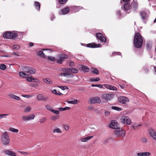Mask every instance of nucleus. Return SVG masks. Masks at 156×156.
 <instances>
[{
    "instance_id": "nucleus-1",
    "label": "nucleus",
    "mask_w": 156,
    "mask_h": 156,
    "mask_svg": "<svg viewBox=\"0 0 156 156\" xmlns=\"http://www.w3.org/2000/svg\"><path fill=\"white\" fill-rule=\"evenodd\" d=\"M143 43V38L142 36L138 33H135L134 39V46L136 48H140Z\"/></svg>"
},
{
    "instance_id": "nucleus-2",
    "label": "nucleus",
    "mask_w": 156,
    "mask_h": 156,
    "mask_svg": "<svg viewBox=\"0 0 156 156\" xmlns=\"http://www.w3.org/2000/svg\"><path fill=\"white\" fill-rule=\"evenodd\" d=\"M18 35V34L16 31H7L4 34L3 37L6 39H14Z\"/></svg>"
},
{
    "instance_id": "nucleus-3",
    "label": "nucleus",
    "mask_w": 156,
    "mask_h": 156,
    "mask_svg": "<svg viewBox=\"0 0 156 156\" xmlns=\"http://www.w3.org/2000/svg\"><path fill=\"white\" fill-rule=\"evenodd\" d=\"M9 137L6 132L3 133L1 138V141L2 144L4 145L8 144L10 142Z\"/></svg>"
},
{
    "instance_id": "nucleus-4",
    "label": "nucleus",
    "mask_w": 156,
    "mask_h": 156,
    "mask_svg": "<svg viewBox=\"0 0 156 156\" xmlns=\"http://www.w3.org/2000/svg\"><path fill=\"white\" fill-rule=\"evenodd\" d=\"M114 133L116 136L119 138H123L125 136L126 131L121 128H119L115 130Z\"/></svg>"
},
{
    "instance_id": "nucleus-5",
    "label": "nucleus",
    "mask_w": 156,
    "mask_h": 156,
    "mask_svg": "<svg viewBox=\"0 0 156 156\" xmlns=\"http://www.w3.org/2000/svg\"><path fill=\"white\" fill-rule=\"evenodd\" d=\"M62 72H64L63 73H61L60 74V75L61 76H64L67 77L68 76H72V74L70 73V69L68 68H63L62 69Z\"/></svg>"
},
{
    "instance_id": "nucleus-6",
    "label": "nucleus",
    "mask_w": 156,
    "mask_h": 156,
    "mask_svg": "<svg viewBox=\"0 0 156 156\" xmlns=\"http://www.w3.org/2000/svg\"><path fill=\"white\" fill-rule=\"evenodd\" d=\"M23 70L26 73L30 74H34L36 73V70L34 68L29 66L24 67Z\"/></svg>"
},
{
    "instance_id": "nucleus-7",
    "label": "nucleus",
    "mask_w": 156,
    "mask_h": 156,
    "mask_svg": "<svg viewBox=\"0 0 156 156\" xmlns=\"http://www.w3.org/2000/svg\"><path fill=\"white\" fill-rule=\"evenodd\" d=\"M114 95L110 93H104L102 94L101 98L102 99L109 101L113 98Z\"/></svg>"
},
{
    "instance_id": "nucleus-8",
    "label": "nucleus",
    "mask_w": 156,
    "mask_h": 156,
    "mask_svg": "<svg viewBox=\"0 0 156 156\" xmlns=\"http://www.w3.org/2000/svg\"><path fill=\"white\" fill-rule=\"evenodd\" d=\"M101 101L100 98L97 97L92 98L89 99L88 101V103L90 104H94L95 103H100Z\"/></svg>"
},
{
    "instance_id": "nucleus-9",
    "label": "nucleus",
    "mask_w": 156,
    "mask_h": 156,
    "mask_svg": "<svg viewBox=\"0 0 156 156\" xmlns=\"http://www.w3.org/2000/svg\"><path fill=\"white\" fill-rule=\"evenodd\" d=\"M121 121L123 124L128 125H130L131 122L130 119L126 116H122L121 119Z\"/></svg>"
},
{
    "instance_id": "nucleus-10",
    "label": "nucleus",
    "mask_w": 156,
    "mask_h": 156,
    "mask_svg": "<svg viewBox=\"0 0 156 156\" xmlns=\"http://www.w3.org/2000/svg\"><path fill=\"white\" fill-rule=\"evenodd\" d=\"M68 58L67 56L65 54L59 55L57 57L58 59L57 62L59 63L62 64L64 59H66Z\"/></svg>"
},
{
    "instance_id": "nucleus-11",
    "label": "nucleus",
    "mask_w": 156,
    "mask_h": 156,
    "mask_svg": "<svg viewBox=\"0 0 156 156\" xmlns=\"http://www.w3.org/2000/svg\"><path fill=\"white\" fill-rule=\"evenodd\" d=\"M96 37L98 39L100 40L101 42H106V38L100 33H98L96 34Z\"/></svg>"
},
{
    "instance_id": "nucleus-12",
    "label": "nucleus",
    "mask_w": 156,
    "mask_h": 156,
    "mask_svg": "<svg viewBox=\"0 0 156 156\" xmlns=\"http://www.w3.org/2000/svg\"><path fill=\"white\" fill-rule=\"evenodd\" d=\"M35 117V115L33 114L28 115H23L22 117V119L24 121H29L33 119Z\"/></svg>"
},
{
    "instance_id": "nucleus-13",
    "label": "nucleus",
    "mask_w": 156,
    "mask_h": 156,
    "mask_svg": "<svg viewBox=\"0 0 156 156\" xmlns=\"http://www.w3.org/2000/svg\"><path fill=\"white\" fill-rule=\"evenodd\" d=\"M129 99L125 97L121 96L118 98L119 101L121 103L124 104L129 101Z\"/></svg>"
},
{
    "instance_id": "nucleus-14",
    "label": "nucleus",
    "mask_w": 156,
    "mask_h": 156,
    "mask_svg": "<svg viewBox=\"0 0 156 156\" xmlns=\"http://www.w3.org/2000/svg\"><path fill=\"white\" fill-rule=\"evenodd\" d=\"M149 134L153 139L156 140V131L152 129H150L149 130Z\"/></svg>"
},
{
    "instance_id": "nucleus-15",
    "label": "nucleus",
    "mask_w": 156,
    "mask_h": 156,
    "mask_svg": "<svg viewBox=\"0 0 156 156\" xmlns=\"http://www.w3.org/2000/svg\"><path fill=\"white\" fill-rule=\"evenodd\" d=\"M38 100L39 101H45L48 100V97L46 96H44L42 94H39L37 97Z\"/></svg>"
},
{
    "instance_id": "nucleus-16",
    "label": "nucleus",
    "mask_w": 156,
    "mask_h": 156,
    "mask_svg": "<svg viewBox=\"0 0 156 156\" xmlns=\"http://www.w3.org/2000/svg\"><path fill=\"white\" fill-rule=\"evenodd\" d=\"M71 7H66V8L62 9L60 12V14L65 15L67 14L69 12V10L71 9Z\"/></svg>"
},
{
    "instance_id": "nucleus-17",
    "label": "nucleus",
    "mask_w": 156,
    "mask_h": 156,
    "mask_svg": "<svg viewBox=\"0 0 156 156\" xmlns=\"http://www.w3.org/2000/svg\"><path fill=\"white\" fill-rule=\"evenodd\" d=\"M118 124L116 121L115 120L112 121L109 125V127L112 129H116L118 128Z\"/></svg>"
},
{
    "instance_id": "nucleus-18",
    "label": "nucleus",
    "mask_w": 156,
    "mask_h": 156,
    "mask_svg": "<svg viewBox=\"0 0 156 156\" xmlns=\"http://www.w3.org/2000/svg\"><path fill=\"white\" fill-rule=\"evenodd\" d=\"M87 46L90 48H96L100 47L101 45L100 44H96L95 43H92L87 44Z\"/></svg>"
},
{
    "instance_id": "nucleus-19",
    "label": "nucleus",
    "mask_w": 156,
    "mask_h": 156,
    "mask_svg": "<svg viewBox=\"0 0 156 156\" xmlns=\"http://www.w3.org/2000/svg\"><path fill=\"white\" fill-rule=\"evenodd\" d=\"M4 153L6 155L10 156H16V154L13 151L9 150H5L4 151Z\"/></svg>"
},
{
    "instance_id": "nucleus-20",
    "label": "nucleus",
    "mask_w": 156,
    "mask_h": 156,
    "mask_svg": "<svg viewBox=\"0 0 156 156\" xmlns=\"http://www.w3.org/2000/svg\"><path fill=\"white\" fill-rule=\"evenodd\" d=\"M8 96L9 97V98L11 99L19 100L20 99V97L11 93L9 94Z\"/></svg>"
},
{
    "instance_id": "nucleus-21",
    "label": "nucleus",
    "mask_w": 156,
    "mask_h": 156,
    "mask_svg": "<svg viewBox=\"0 0 156 156\" xmlns=\"http://www.w3.org/2000/svg\"><path fill=\"white\" fill-rule=\"evenodd\" d=\"M104 86L106 88L111 90H117L116 87L112 85L105 84L104 85Z\"/></svg>"
},
{
    "instance_id": "nucleus-22",
    "label": "nucleus",
    "mask_w": 156,
    "mask_h": 156,
    "mask_svg": "<svg viewBox=\"0 0 156 156\" xmlns=\"http://www.w3.org/2000/svg\"><path fill=\"white\" fill-rule=\"evenodd\" d=\"M49 50L50 51H51V50L50 49H42V50L39 51L38 52V54L40 56H41L44 58H46V56L45 55V54L43 52V51H45V50Z\"/></svg>"
},
{
    "instance_id": "nucleus-23",
    "label": "nucleus",
    "mask_w": 156,
    "mask_h": 156,
    "mask_svg": "<svg viewBox=\"0 0 156 156\" xmlns=\"http://www.w3.org/2000/svg\"><path fill=\"white\" fill-rule=\"evenodd\" d=\"M151 154V153L149 152H144L137 153L138 156H148Z\"/></svg>"
},
{
    "instance_id": "nucleus-24",
    "label": "nucleus",
    "mask_w": 156,
    "mask_h": 156,
    "mask_svg": "<svg viewBox=\"0 0 156 156\" xmlns=\"http://www.w3.org/2000/svg\"><path fill=\"white\" fill-rule=\"evenodd\" d=\"M131 6L130 5L129 2H126L123 5V8L125 11H127L130 10Z\"/></svg>"
},
{
    "instance_id": "nucleus-25",
    "label": "nucleus",
    "mask_w": 156,
    "mask_h": 156,
    "mask_svg": "<svg viewBox=\"0 0 156 156\" xmlns=\"http://www.w3.org/2000/svg\"><path fill=\"white\" fill-rule=\"evenodd\" d=\"M81 68L84 72H89V68L87 66L82 65L81 66Z\"/></svg>"
},
{
    "instance_id": "nucleus-26",
    "label": "nucleus",
    "mask_w": 156,
    "mask_h": 156,
    "mask_svg": "<svg viewBox=\"0 0 156 156\" xmlns=\"http://www.w3.org/2000/svg\"><path fill=\"white\" fill-rule=\"evenodd\" d=\"M141 15L142 19H146L148 16V14L146 13L145 12L142 11L141 13Z\"/></svg>"
},
{
    "instance_id": "nucleus-27",
    "label": "nucleus",
    "mask_w": 156,
    "mask_h": 156,
    "mask_svg": "<svg viewBox=\"0 0 156 156\" xmlns=\"http://www.w3.org/2000/svg\"><path fill=\"white\" fill-rule=\"evenodd\" d=\"M71 8L72 9V11L74 12L78 11L81 9L80 7L77 6H73Z\"/></svg>"
},
{
    "instance_id": "nucleus-28",
    "label": "nucleus",
    "mask_w": 156,
    "mask_h": 156,
    "mask_svg": "<svg viewBox=\"0 0 156 156\" xmlns=\"http://www.w3.org/2000/svg\"><path fill=\"white\" fill-rule=\"evenodd\" d=\"M93 137V136H88L85 138H81L80 139V140L83 142H87L88 140H90Z\"/></svg>"
},
{
    "instance_id": "nucleus-29",
    "label": "nucleus",
    "mask_w": 156,
    "mask_h": 156,
    "mask_svg": "<svg viewBox=\"0 0 156 156\" xmlns=\"http://www.w3.org/2000/svg\"><path fill=\"white\" fill-rule=\"evenodd\" d=\"M43 81L44 82L47 84H52L53 83L51 80L48 78L43 79Z\"/></svg>"
},
{
    "instance_id": "nucleus-30",
    "label": "nucleus",
    "mask_w": 156,
    "mask_h": 156,
    "mask_svg": "<svg viewBox=\"0 0 156 156\" xmlns=\"http://www.w3.org/2000/svg\"><path fill=\"white\" fill-rule=\"evenodd\" d=\"M19 76L23 78H26L29 75L23 72H21L19 73Z\"/></svg>"
},
{
    "instance_id": "nucleus-31",
    "label": "nucleus",
    "mask_w": 156,
    "mask_h": 156,
    "mask_svg": "<svg viewBox=\"0 0 156 156\" xmlns=\"http://www.w3.org/2000/svg\"><path fill=\"white\" fill-rule=\"evenodd\" d=\"M141 124H138L136 123H134L132 126L133 128L134 129H137L140 126H141Z\"/></svg>"
},
{
    "instance_id": "nucleus-32",
    "label": "nucleus",
    "mask_w": 156,
    "mask_h": 156,
    "mask_svg": "<svg viewBox=\"0 0 156 156\" xmlns=\"http://www.w3.org/2000/svg\"><path fill=\"white\" fill-rule=\"evenodd\" d=\"M27 80L29 82H34L35 80H37V79H34L31 76H28L26 78Z\"/></svg>"
},
{
    "instance_id": "nucleus-33",
    "label": "nucleus",
    "mask_w": 156,
    "mask_h": 156,
    "mask_svg": "<svg viewBox=\"0 0 156 156\" xmlns=\"http://www.w3.org/2000/svg\"><path fill=\"white\" fill-rule=\"evenodd\" d=\"M70 73H77L79 72L78 70L77 69L74 68L70 69Z\"/></svg>"
},
{
    "instance_id": "nucleus-34",
    "label": "nucleus",
    "mask_w": 156,
    "mask_h": 156,
    "mask_svg": "<svg viewBox=\"0 0 156 156\" xmlns=\"http://www.w3.org/2000/svg\"><path fill=\"white\" fill-rule=\"evenodd\" d=\"M53 133H62V131L59 128H55L53 130Z\"/></svg>"
},
{
    "instance_id": "nucleus-35",
    "label": "nucleus",
    "mask_w": 156,
    "mask_h": 156,
    "mask_svg": "<svg viewBox=\"0 0 156 156\" xmlns=\"http://www.w3.org/2000/svg\"><path fill=\"white\" fill-rule=\"evenodd\" d=\"M34 6L36 9L39 10L40 9V5L39 3L37 2H35Z\"/></svg>"
},
{
    "instance_id": "nucleus-36",
    "label": "nucleus",
    "mask_w": 156,
    "mask_h": 156,
    "mask_svg": "<svg viewBox=\"0 0 156 156\" xmlns=\"http://www.w3.org/2000/svg\"><path fill=\"white\" fill-rule=\"evenodd\" d=\"M79 101H78L77 99H75L73 101H68L67 102L69 104H77Z\"/></svg>"
},
{
    "instance_id": "nucleus-37",
    "label": "nucleus",
    "mask_w": 156,
    "mask_h": 156,
    "mask_svg": "<svg viewBox=\"0 0 156 156\" xmlns=\"http://www.w3.org/2000/svg\"><path fill=\"white\" fill-rule=\"evenodd\" d=\"M91 70L93 73L97 75H98L99 74V72L98 70L94 68H92Z\"/></svg>"
},
{
    "instance_id": "nucleus-38",
    "label": "nucleus",
    "mask_w": 156,
    "mask_h": 156,
    "mask_svg": "<svg viewBox=\"0 0 156 156\" xmlns=\"http://www.w3.org/2000/svg\"><path fill=\"white\" fill-rule=\"evenodd\" d=\"M9 130L11 132H13L14 133H17L19 131V130L18 129H15V128H13L12 127H10L9 129Z\"/></svg>"
},
{
    "instance_id": "nucleus-39",
    "label": "nucleus",
    "mask_w": 156,
    "mask_h": 156,
    "mask_svg": "<svg viewBox=\"0 0 156 156\" xmlns=\"http://www.w3.org/2000/svg\"><path fill=\"white\" fill-rule=\"evenodd\" d=\"M52 92L53 94L57 95H62V93H60L59 91L57 92L56 90L55 89H54L53 90H52Z\"/></svg>"
},
{
    "instance_id": "nucleus-40",
    "label": "nucleus",
    "mask_w": 156,
    "mask_h": 156,
    "mask_svg": "<svg viewBox=\"0 0 156 156\" xmlns=\"http://www.w3.org/2000/svg\"><path fill=\"white\" fill-rule=\"evenodd\" d=\"M70 108V107H65L63 108H58L59 110L61 111H64L65 110H69Z\"/></svg>"
},
{
    "instance_id": "nucleus-41",
    "label": "nucleus",
    "mask_w": 156,
    "mask_h": 156,
    "mask_svg": "<svg viewBox=\"0 0 156 156\" xmlns=\"http://www.w3.org/2000/svg\"><path fill=\"white\" fill-rule=\"evenodd\" d=\"M47 120V119L46 117H43L40 119L39 122L41 123H43L46 121Z\"/></svg>"
},
{
    "instance_id": "nucleus-42",
    "label": "nucleus",
    "mask_w": 156,
    "mask_h": 156,
    "mask_svg": "<svg viewBox=\"0 0 156 156\" xmlns=\"http://www.w3.org/2000/svg\"><path fill=\"white\" fill-rule=\"evenodd\" d=\"M111 108L112 109L118 111H120L121 110V108L115 106H112L111 107Z\"/></svg>"
},
{
    "instance_id": "nucleus-43",
    "label": "nucleus",
    "mask_w": 156,
    "mask_h": 156,
    "mask_svg": "<svg viewBox=\"0 0 156 156\" xmlns=\"http://www.w3.org/2000/svg\"><path fill=\"white\" fill-rule=\"evenodd\" d=\"M141 141L143 143H146L147 141V139L145 137H143L141 139Z\"/></svg>"
},
{
    "instance_id": "nucleus-44",
    "label": "nucleus",
    "mask_w": 156,
    "mask_h": 156,
    "mask_svg": "<svg viewBox=\"0 0 156 156\" xmlns=\"http://www.w3.org/2000/svg\"><path fill=\"white\" fill-rule=\"evenodd\" d=\"M0 68L2 70H5L6 69V66L5 65L1 64L0 65Z\"/></svg>"
},
{
    "instance_id": "nucleus-45",
    "label": "nucleus",
    "mask_w": 156,
    "mask_h": 156,
    "mask_svg": "<svg viewBox=\"0 0 156 156\" xmlns=\"http://www.w3.org/2000/svg\"><path fill=\"white\" fill-rule=\"evenodd\" d=\"M9 115V114H0V118L1 119L3 118H6V116Z\"/></svg>"
},
{
    "instance_id": "nucleus-46",
    "label": "nucleus",
    "mask_w": 156,
    "mask_h": 156,
    "mask_svg": "<svg viewBox=\"0 0 156 156\" xmlns=\"http://www.w3.org/2000/svg\"><path fill=\"white\" fill-rule=\"evenodd\" d=\"M46 108V109L50 111L51 112L52 111V110H53L52 108L49 105H47L45 106Z\"/></svg>"
},
{
    "instance_id": "nucleus-47",
    "label": "nucleus",
    "mask_w": 156,
    "mask_h": 156,
    "mask_svg": "<svg viewBox=\"0 0 156 156\" xmlns=\"http://www.w3.org/2000/svg\"><path fill=\"white\" fill-rule=\"evenodd\" d=\"M91 86L92 87H98L100 88H102L103 87V86L101 84H92Z\"/></svg>"
},
{
    "instance_id": "nucleus-48",
    "label": "nucleus",
    "mask_w": 156,
    "mask_h": 156,
    "mask_svg": "<svg viewBox=\"0 0 156 156\" xmlns=\"http://www.w3.org/2000/svg\"><path fill=\"white\" fill-rule=\"evenodd\" d=\"M68 0H58L59 3L61 4H64L66 3Z\"/></svg>"
},
{
    "instance_id": "nucleus-49",
    "label": "nucleus",
    "mask_w": 156,
    "mask_h": 156,
    "mask_svg": "<svg viewBox=\"0 0 156 156\" xmlns=\"http://www.w3.org/2000/svg\"><path fill=\"white\" fill-rule=\"evenodd\" d=\"M58 87L63 90H64L66 89L67 90L68 89L67 87L65 86H58Z\"/></svg>"
},
{
    "instance_id": "nucleus-50",
    "label": "nucleus",
    "mask_w": 156,
    "mask_h": 156,
    "mask_svg": "<svg viewBox=\"0 0 156 156\" xmlns=\"http://www.w3.org/2000/svg\"><path fill=\"white\" fill-rule=\"evenodd\" d=\"M58 117L57 116H52L51 118V120L55 121L56 119H58Z\"/></svg>"
},
{
    "instance_id": "nucleus-51",
    "label": "nucleus",
    "mask_w": 156,
    "mask_h": 156,
    "mask_svg": "<svg viewBox=\"0 0 156 156\" xmlns=\"http://www.w3.org/2000/svg\"><path fill=\"white\" fill-rule=\"evenodd\" d=\"M31 108L30 107H26L25 110V112H29L30 111Z\"/></svg>"
},
{
    "instance_id": "nucleus-52",
    "label": "nucleus",
    "mask_w": 156,
    "mask_h": 156,
    "mask_svg": "<svg viewBox=\"0 0 156 156\" xmlns=\"http://www.w3.org/2000/svg\"><path fill=\"white\" fill-rule=\"evenodd\" d=\"M110 139V138H105L103 140V142L104 143H106L109 141V140Z\"/></svg>"
},
{
    "instance_id": "nucleus-53",
    "label": "nucleus",
    "mask_w": 156,
    "mask_h": 156,
    "mask_svg": "<svg viewBox=\"0 0 156 156\" xmlns=\"http://www.w3.org/2000/svg\"><path fill=\"white\" fill-rule=\"evenodd\" d=\"M22 96L24 98H29L32 97V96L31 95H25L23 94L22 95Z\"/></svg>"
},
{
    "instance_id": "nucleus-54",
    "label": "nucleus",
    "mask_w": 156,
    "mask_h": 156,
    "mask_svg": "<svg viewBox=\"0 0 156 156\" xmlns=\"http://www.w3.org/2000/svg\"><path fill=\"white\" fill-rule=\"evenodd\" d=\"M13 48L16 49H18L20 48V46L17 45H14L13 46Z\"/></svg>"
},
{
    "instance_id": "nucleus-55",
    "label": "nucleus",
    "mask_w": 156,
    "mask_h": 156,
    "mask_svg": "<svg viewBox=\"0 0 156 156\" xmlns=\"http://www.w3.org/2000/svg\"><path fill=\"white\" fill-rule=\"evenodd\" d=\"M47 58L48 59L52 61H53L55 59V58L51 56H48L47 57Z\"/></svg>"
},
{
    "instance_id": "nucleus-56",
    "label": "nucleus",
    "mask_w": 156,
    "mask_h": 156,
    "mask_svg": "<svg viewBox=\"0 0 156 156\" xmlns=\"http://www.w3.org/2000/svg\"><path fill=\"white\" fill-rule=\"evenodd\" d=\"M51 112L56 114H58L59 113V111L57 110H54L53 109Z\"/></svg>"
},
{
    "instance_id": "nucleus-57",
    "label": "nucleus",
    "mask_w": 156,
    "mask_h": 156,
    "mask_svg": "<svg viewBox=\"0 0 156 156\" xmlns=\"http://www.w3.org/2000/svg\"><path fill=\"white\" fill-rule=\"evenodd\" d=\"M63 127L67 131L69 129V126H68L66 125H63Z\"/></svg>"
},
{
    "instance_id": "nucleus-58",
    "label": "nucleus",
    "mask_w": 156,
    "mask_h": 156,
    "mask_svg": "<svg viewBox=\"0 0 156 156\" xmlns=\"http://www.w3.org/2000/svg\"><path fill=\"white\" fill-rule=\"evenodd\" d=\"M13 55L15 56V58H16L17 57L20 56V55H19V53L18 52H14L13 53Z\"/></svg>"
},
{
    "instance_id": "nucleus-59",
    "label": "nucleus",
    "mask_w": 156,
    "mask_h": 156,
    "mask_svg": "<svg viewBox=\"0 0 156 156\" xmlns=\"http://www.w3.org/2000/svg\"><path fill=\"white\" fill-rule=\"evenodd\" d=\"M110 112L108 111H105V115L106 116H108L109 115Z\"/></svg>"
},
{
    "instance_id": "nucleus-60",
    "label": "nucleus",
    "mask_w": 156,
    "mask_h": 156,
    "mask_svg": "<svg viewBox=\"0 0 156 156\" xmlns=\"http://www.w3.org/2000/svg\"><path fill=\"white\" fill-rule=\"evenodd\" d=\"M91 80L93 81H98L100 80V79L99 78L92 79H91Z\"/></svg>"
},
{
    "instance_id": "nucleus-61",
    "label": "nucleus",
    "mask_w": 156,
    "mask_h": 156,
    "mask_svg": "<svg viewBox=\"0 0 156 156\" xmlns=\"http://www.w3.org/2000/svg\"><path fill=\"white\" fill-rule=\"evenodd\" d=\"M121 54L119 52H113L112 53V55H120Z\"/></svg>"
},
{
    "instance_id": "nucleus-62",
    "label": "nucleus",
    "mask_w": 156,
    "mask_h": 156,
    "mask_svg": "<svg viewBox=\"0 0 156 156\" xmlns=\"http://www.w3.org/2000/svg\"><path fill=\"white\" fill-rule=\"evenodd\" d=\"M19 152L22 154H23V155H26L27 154H28V153L25 152H24L20 151H19Z\"/></svg>"
},
{
    "instance_id": "nucleus-63",
    "label": "nucleus",
    "mask_w": 156,
    "mask_h": 156,
    "mask_svg": "<svg viewBox=\"0 0 156 156\" xmlns=\"http://www.w3.org/2000/svg\"><path fill=\"white\" fill-rule=\"evenodd\" d=\"M88 109L90 110H91L93 109V107L92 106H90L88 107Z\"/></svg>"
},
{
    "instance_id": "nucleus-64",
    "label": "nucleus",
    "mask_w": 156,
    "mask_h": 156,
    "mask_svg": "<svg viewBox=\"0 0 156 156\" xmlns=\"http://www.w3.org/2000/svg\"><path fill=\"white\" fill-rule=\"evenodd\" d=\"M55 16H52L51 18V20L52 21L54 19H55Z\"/></svg>"
}]
</instances>
